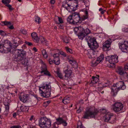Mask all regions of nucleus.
I'll return each mask as SVG.
<instances>
[{
    "instance_id": "nucleus-1",
    "label": "nucleus",
    "mask_w": 128,
    "mask_h": 128,
    "mask_svg": "<svg viewBox=\"0 0 128 128\" xmlns=\"http://www.w3.org/2000/svg\"><path fill=\"white\" fill-rule=\"evenodd\" d=\"M86 38L87 40L88 44L89 47L92 49L87 54V56L90 58H93L96 56V52L93 50L94 49L97 48L98 46V43L94 38H92L90 36H87Z\"/></svg>"
},
{
    "instance_id": "nucleus-2",
    "label": "nucleus",
    "mask_w": 128,
    "mask_h": 128,
    "mask_svg": "<svg viewBox=\"0 0 128 128\" xmlns=\"http://www.w3.org/2000/svg\"><path fill=\"white\" fill-rule=\"evenodd\" d=\"M126 88V86L123 80H120L116 84H114L111 88V93L113 96H116L117 94L118 91L120 89L124 90Z\"/></svg>"
},
{
    "instance_id": "nucleus-3",
    "label": "nucleus",
    "mask_w": 128,
    "mask_h": 128,
    "mask_svg": "<svg viewBox=\"0 0 128 128\" xmlns=\"http://www.w3.org/2000/svg\"><path fill=\"white\" fill-rule=\"evenodd\" d=\"M51 88L50 83L46 84L45 86L40 87L39 92L41 96L45 98L49 97L51 94Z\"/></svg>"
},
{
    "instance_id": "nucleus-4",
    "label": "nucleus",
    "mask_w": 128,
    "mask_h": 128,
    "mask_svg": "<svg viewBox=\"0 0 128 128\" xmlns=\"http://www.w3.org/2000/svg\"><path fill=\"white\" fill-rule=\"evenodd\" d=\"M98 112V110L95 109L94 107H90L84 113L83 118H88L89 117H90V118H94Z\"/></svg>"
},
{
    "instance_id": "nucleus-5",
    "label": "nucleus",
    "mask_w": 128,
    "mask_h": 128,
    "mask_svg": "<svg viewBox=\"0 0 128 128\" xmlns=\"http://www.w3.org/2000/svg\"><path fill=\"white\" fill-rule=\"evenodd\" d=\"M80 18L78 12H72L67 19L68 22L70 23L75 24L79 22Z\"/></svg>"
},
{
    "instance_id": "nucleus-6",
    "label": "nucleus",
    "mask_w": 128,
    "mask_h": 128,
    "mask_svg": "<svg viewBox=\"0 0 128 128\" xmlns=\"http://www.w3.org/2000/svg\"><path fill=\"white\" fill-rule=\"evenodd\" d=\"M40 126L42 128H49L51 124V122L50 120L46 117H43L41 118L39 120Z\"/></svg>"
},
{
    "instance_id": "nucleus-7",
    "label": "nucleus",
    "mask_w": 128,
    "mask_h": 128,
    "mask_svg": "<svg viewBox=\"0 0 128 128\" xmlns=\"http://www.w3.org/2000/svg\"><path fill=\"white\" fill-rule=\"evenodd\" d=\"M103 110L104 113L106 114L104 120L105 122H108L111 119V120H112V121L111 122L112 123H113L115 122L116 120L115 117L112 114L109 112L108 110L106 109H104Z\"/></svg>"
},
{
    "instance_id": "nucleus-8",
    "label": "nucleus",
    "mask_w": 128,
    "mask_h": 128,
    "mask_svg": "<svg viewBox=\"0 0 128 128\" xmlns=\"http://www.w3.org/2000/svg\"><path fill=\"white\" fill-rule=\"evenodd\" d=\"M40 68V73L41 74V76L45 75L49 77L52 76L51 74L47 70L46 64L43 62L42 63Z\"/></svg>"
},
{
    "instance_id": "nucleus-9",
    "label": "nucleus",
    "mask_w": 128,
    "mask_h": 128,
    "mask_svg": "<svg viewBox=\"0 0 128 128\" xmlns=\"http://www.w3.org/2000/svg\"><path fill=\"white\" fill-rule=\"evenodd\" d=\"M124 107L122 104L121 102L115 103L112 105V109L116 112H118L122 110Z\"/></svg>"
},
{
    "instance_id": "nucleus-10",
    "label": "nucleus",
    "mask_w": 128,
    "mask_h": 128,
    "mask_svg": "<svg viewBox=\"0 0 128 128\" xmlns=\"http://www.w3.org/2000/svg\"><path fill=\"white\" fill-rule=\"evenodd\" d=\"M26 52L24 50H20L16 55V58L17 62L23 60L26 58Z\"/></svg>"
},
{
    "instance_id": "nucleus-11",
    "label": "nucleus",
    "mask_w": 128,
    "mask_h": 128,
    "mask_svg": "<svg viewBox=\"0 0 128 128\" xmlns=\"http://www.w3.org/2000/svg\"><path fill=\"white\" fill-rule=\"evenodd\" d=\"M107 58H109L108 60L109 62L111 64H114L118 62V57L116 55H114L110 57V56L106 57V59H107Z\"/></svg>"
},
{
    "instance_id": "nucleus-12",
    "label": "nucleus",
    "mask_w": 128,
    "mask_h": 128,
    "mask_svg": "<svg viewBox=\"0 0 128 128\" xmlns=\"http://www.w3.org/2000/svg\"><path fill=\"white\" fill-rule=\"evenodd\" d=\"M104 56L103 54L101 55L96 60H93L92 61V64L94 66H96L98 63L102 61L104 59Z\"/></svg>"
},
{
    "instance_id": "nucleus-13",
    "label": "nucleus",
    "mask_w": 128,
    "mask_h": 128,
    "mask_svg": "<svg viewBox=\"0 0 128 128\" xmlns=\"http://www.w3.org/2000/svg\"><path fill=\"white\" fill-rule=\"evenodd\" d=\"M119 47L122 52H128V42H125L124 44L119 45Z\"/></svg>"
},
{
    "instance_id": "nucleus-14",
    "label": "nucleus",
    "mask_w": 128,
    "mask_h": 128,
    "mask_svg": "<svg viewBox=\"0 0 128 128\" xmlns=\"http://www.w3.org/2000/svg\"><path fill=\"white\" fill-rule=\"evenodd\" d=\"M28 94L23 93H21L20 96V99L22 102L25 103L28 99Z\"/></svg>"
},
{
    "instance_id": "nucleus-15",
    "label": "nucleus",
    "mask_w": 128,
    "mask_h": 128,
    "mask_svg": "<svg viewBox=\"0 0 128 128\" xmlns=\"http://www.w3.org/2000/svg\"><path fill=\"white\" fill-rule=\"evenodd\" d=\"M59 54L58 53H55L52 55L54 61L55 62V64L58 65L60 62V61L59 57Z\"/></svg>"
},
{
    "instance_id": "nucleus-16",
    "label": "nucleus",
    "mask_w": 128,
    "mask_h": 128,
    "mask_svg": "<svg viewBox=\"0 0 128 128\" xmlns=\"http://www.w3.org/2000/svg\"><path fill=\"white\" fill-rule=\"evenodd\" d=\"M10 101L8 98H6L4 101V103L5 106V112H6V114H8L9 112V110L10 106Z\"/></svg>"
},
{
    "instance_id": "nucleus-17",
    "label": "nucleus",
    "mask_w": 128,
    "mask_h": 128,
    "mask_svg": "<svg viewBox=\"0 0 128 128\" xmlns=\"http://www.w3.org/2000/svg\"><path fill=\"white\" fill-rule=\"evenodd\" d=\"M56 122L58 125L62 124L64 126H66L67 125V123L61 118L59 117L56 118Z\"/></svg>"
},
{
    "instance_id": "nucleus-18",
    "label": "nucleus",
    "mask_w": 128,
    "mask_h": 128,
    "mask_svg": "<svg viewBox=\"0 0 128 128\" xmlns=\"http://www.w3.org/2000/svg\"><path fill=\"white\" fill-rule=\"evenodd\" d=\"M65 75L64 76L65 77L70 78H71V76L72 75V71L70 69L68 68L64 70Z\"/></svg>"
},
{
    "instance_id": "nucleus-19",
    "label": "nucleus",
    "mask_w": 128,
    "mask_h": 128,
    "mask_svg": "<svg viewBox=\"0 0 128 128\" xmlns=\"http://www.w3.org/2000/svg\"><path fill=\"white\" fill-rule=\"evenodd\" d=\"M78 6L77 4H76V5H72L71 4H70L67 10L70 12H72L76 9Z\"/></svg>"
},
{
    "instance_id": "nucleus-20",
    "label": "nucleus",
    "mask_w": 128,
    "mask_h": 128,
    "mask_svg": "<svg viewBox=\"0 0 128 128\" xmlns=\"http://www.w3.org/2000/svg\"><path fill=\"white\" fill-rule=\"evenodd\" d=\"M4 46L5 48L8 49V51L10 52L11 48L12 47V44H10V42L9 41H7L5 42Z\"/></svg>"
},
{
    "instance_id": "nucleus-21",
    "label": "nucleus",
    "mask_w": 128,
    "mask_h": 128,
    "mask_svg": "<svg viewBox=\"0 0 128 128\" xmlns=\"http://www.w3.org/2000/svg\"><path fill=\"white\" fill-rule=\"evenodd\" d=\"M31 36L33 41L38 43L39 41V38L37 34L35 32H33L31 34Z\"/></svg>"
},
{
    "instance_id": "nucleus-22",
    "label": "nucleus",
    "mask_w": 128,
    "mask_h": 128,
    "mask_svg": "<svg viewBox=\"0 0 128 128\" xmlns=\"http://www.w3.org/2000/svg\"><path fill=\"white\" fill-rule=\"evenodd\" d=\"M120 79L123 81H126L128 80V74L126 72L120 76Z\"/></svg>"
},
{
    "instance_id": "nucleus-23",
    "label": "nucleus",
    "mask_w": 128,
    "mask_h": 128,
    "mask_svg": "<svg viewBox=\"0 0 128 128\" xmlns=\"http://www.w3.org/2000/svg\"><path fill=\"white\" fill-rule=\"evenodd\" d=\"M111 42V40L108 39L103 44V46L104 47L108 48L110 47Z\"/></svg>"
},
{
    "instance_id": "nucleus-24",
    "label": "nucleus",
    "mask_w": 128,
    "mask_h": 128,
    "mask_svg": "<svg viewBox=\"0 0 128 128\" xmlns=\"http://www.w3.org/2000/svg\"><path fill=\"white\" fill-rule=\"evenodd\" d=\"M98 77H98L95 76H92L90 83V85H91V84H95L98 82L99 80Z\"/></svg>"
},
{
    "instance_id": "nucleus-25",
    "label": "nucleus",
    "mask_w": 128,
    "mask_h": 128,
    "mask_svg": "<svg viewBox=\"0 0 128 128\" xmlns=\"http://www.w3.org/2000/svg\"><path fill=\"white\" fill-rule=\"evenodd\" d=\"M116 72L118 74H120L121 76L123 75L124 73V72H126L124 71L122 68L121 67L118 68Z\"/></svg>"
},
{
    "instance_id": "nucleus-26",
    "label": "nucleus",
    "mask_w": 128,
    "mask_h": 128,
    "mask_svg": "<svg viewBox=\"0 0 128 128\" xmlns=\"http://www.w3.org/2000/svg\"><path fill=\"white\" fill-rule=\"evenodd\" d=\"M39 38V40H40L42 44L45 45H47L48 42L46 40H45L44 37L40 36Z\"/></svg>"
},
{
    "instance_id": "nucleus-27",
    "label": "nucleus",
    "mask_w": 128,
    "mask_h": 128,
    "mask_svg": "<svg viewBox=\"0 0 128 128\" xmlns=\"http://www.w3.org/2000/svg\"><path fill=\"white\" fill-rule=\"evenodd\" d=\"M68 62L73 67L76 68L78 67L77 63L74 60L69 61Z\"/></svg>"
},
{
    "instance_id": "nucleus-28",
    "label": "nucleus",
    "mask_w": 128,
    "mask_h": 128,
    "mask_svg": "<svg viewBox=\"0 0 128 128\" xmlns=\"http://www.w3.org/2000/svg\"><path fill=\"white\" fill-rule=\"evenodd\" d=\"M29 109L28 106H20V109L22 111L24 112H27Z\"/></svg>"
},
{
    "instance_id": "nucleus-29",
    "label": "nucleus",
    "mask_w": 128,
    "mask_h": 128,
    "mask_svg": "<svg viewBox=\"0 0 128 128\" xmlns=\"http://www.w3.org/2000/svg\"><path fill=\"white\" fill-rule=\"evenodd\" d=\"M70 98L68 96L65 97L62 100V102L65 104H66L70 102Z\"/></svg>"
},
{
    "instance_id": "nucleus-30",
    "label": "nucleus",
    "mask_w": 128,
    "mask_h": 128,
    "mask_svg": "<svg viewBox=\"0 0 128 128\" xmlns=\"http://www.w3.org/2000/svg\"><path fill=\"white\" fill-rule=\"evenodd\" d=\"M78 38L80 40L83 39L86 36L84 34V32L82 31L80 32L78 34Z\"/></svg>"
},
{
    "instance_id": "nucleus-31",
    "label": "nucleus",
    "mask_w": 128,
    "mask_h": 128,
    "mask_svg": "<svg viewBox=\"0 0 128 128\" xmlns=\"http://www.w3.org/2000/svg\"><path fill=\"white\" fill-rule=\"evenodd\" d=\"M70 4L68 2H64L62 3V7L61 8H65L66 10H67Z\"/></svg>"
},
{
    "instance_id": "nucleus-32",
    "label": "nucleus",
    "mask_w": 128,
    "mask_h": 128,
    "mask_svg": "<svg viewBox=\"0 0 128 128\" xmlns=\"http://www.w3.org/2000/svg\"><path fill=\"white\" fill-rule=\"evenodd\" d=\"M82 31L84 32V34L86 36L87 35L90 34V30L88 28H86L84 30L83 28L82 30Z\"/></svg>"
},
{
    "instance_id": "nucleus-33",
    "label": "nucleus",
    "mask_w": 128,
    "mask_h": 128,
    "mask_svg": "<svg viewBox=\"0 0 128 128\" xmlns=\"http://www.w3.org/2000/svg\"><path fill=\"white\" fill-rule=\"evenodd\" d=\"M84 11V13L85 14V15L84 16L82 17V20H84L85 19H87L88 18V12L87 10H86Z\"/></svg>"
},
{
    "instance_id": "nucleus-34",
    "label": "nucleus",
    "mask_w": 128,
    "mask_h": 128,
    "mask_svg": "<svg viewBox=\"0 0 128 128\" xmlns=\"http://www.w3.org/2000/svg\"><path fill=\"white\" fill-rule=\"evenodd\" d=\"M83 28L81 26L78 27H75L74 28V30L75 34H76L78 30H82Z\"/></svg>"
},
{
    "instance_id": "nucleus-35",
    "label": "nucleus",
    "mask_w": 128,
    "mask_h": 128,
    "mask_svg": "<svg viewBox=\"0 0 128 128\" xmlns=\"http://www.w3.org/2000/svg\"><path fill=\"white\" fill-rule=\"evenodd\" d=\"M84 5H85L86 7V10H88L89 9V6L90 5V2L88 0H86L84 2Z\"/></svg>"
},
{
    "instance_id": "nucleus-36",
    "label": "nucleus",
    "mask_w": 128,
    "mask_h": 128,
    "mask_svg": "<svg viewBox=\"0 0 128 128\" xmlns=\"http://www.w3.org/2000/svg\"><path fill=\"white\" fill-rule=\"evenodd\" d=\"M42 52L44 57V58H46L48 57V54L46 53V50H45L42 49Z\"/></svg>"
},
{
    "instance_id": "nucleus-37",
    "label": "nucleus",
    "mask_w": 128,
    "mask_h": 128,
    "mask_svg": "<svg viewBox=\"0 0 128 128\" xmlns=\"http://www.w3.org/2000/svg\"><path fill=\"white\" fill-rule=\"evenodd\" d=\"M2 23V25H6L8 27L11 25V22H9L4 21Z\"/></svg>"
},
{
    "instance_id": "nucleus-38",
    "label": "nucleus",
    "mask_w": 128,
    "mask_h": 128,
    "mask_svg": "<svg viewBox=\"0 0 128 128\" xmlns=\"http://www.w3.org/2000/svg\"><path fill=\"white\" fill-rule=\"evenodd\" d=\"M63 42L66 43H68L70 41L69 38L66 37H64L62 40Z\"/></svg>"
},
{
    "instance_id": "nucleus-39",
    "label": "nucleus",
    "mask_w": 128,
    "mask_h": 128,
    "mask_svg": "<svg viewBox=\"0 0 128 128\" xmlns=\"http://www.w3.org/2000/svg\"><path fill=\"white\" fill-rule=\"evenodd\" d=\"M21 61L22 62V64L25 66H27L28 64V60L26 59V58L23 60Z\"/></svg>"
},
{
    "instance_id": "nucleus-40",
    "label": "nucleus",
    "mask_w": 128,
    "mask_h": 128,
    "mask_svg": "<svg viewBox=\"0 0 128 128\" xmlns=\"http://www.w3.org/2000/svg\"><path fill=\"white\" fill-rule=\"evenodd\" d=\"M34 21L36 23L39 24L40 22V18L38 16H36L35 17Z\"/></svg>"
},
{
    "instance_id": "nucleus-41",
    "label": "nucleus",
    "mask_w": 128,
    "mask_h": 128,
    "mask_svg": "<svg viewBox=\"0 0 128 128\" xmlns=\"http://www.w3.org/2000/svg\"><path fill=\"white\" fill-rule=\"evenodd\" d=\"M58 22L56 21L55 20V21L56 24H62L63 22L62 18L58 17Z\"/></svg>"
},
{
    "instance_id": "nucleus-42",
    "label": "nucleus",
    "mask_w": 128,
    "mask_h": 128,
    "mask_svg": "<svg viewBox=\"0 0 128 128\" xmlns=\"http://www.w3.org/2000/svg\"><path fill=\"white\" fill-rule=\"evenodd\" d=\"M77 128H86L82 125L81 122L79 121L78 122Z\"/></svg>"
},
{
    "instance_id": "nucleus-43",
    "label": "nucleus",
    "mask_w": 128,
    "mask_h": 128,
    "mask_svg": "<svg viewBox=\"0 0 128 128\" xmlns=\"http://www.w3.org/2000/svg\"><path fill=\"white\" fill-rule=\"evenodd\" d=\"M65 48L67 52L68 53L72 54V50L70 48H69L67 47H66Z\"/></svg>"
},
{
    "instance_id": "nucleus-44",
    "label": "nucleus",
    "mask_w": 128,
    "mask_h": 128,
    "mask_svg": "<svg viewBox=\"0 0 128 128\" xmlns=\"http://www.w3.org/2000/svg\"><path fill=\"white\" fill-rule=\"evenodd\" d=\"M74 60V58L71 56H68L67 57V60L68 62Z\"/></svg>"
},
{
    "instance_id": "nucleus-45",
    "label": "nucleus",
    "mask_w": 128,
    "mask_h": 128,
    "mask_svg": "<svg viewBox=\"0 0 128 128\" xmlns=\"http://www.w3.org/2000/svg\"><path fill=\"white\" fill-rule=\"evenodd\" d=\"M74 60V58L71 56H68L67 57V60L68 62Z\"/></svg>"
},
{
    "instance_id": "nucleus-46",
    "label": "nucleus",
    "mask_w": 128,
    "mask_h": 128,
    "mask_svg": "<svg viewBox=\"0 0 128 128\" xmlns=\"http://www.w3.org/2000/svg\"><path fill=\"white\" fill-rule=\"evenodd\" d=\"M58 124L56 122H54L52 125V128H58Z\"/></svg>"
},
{
    "instance_id": "nucleus-47",
    "label": "nucleus",
    "mask_w": 128,
    "mask_h": 128,
    "mask_svg": "<svg viewBox=\"0 0 128 128\" xmlns=\"http://www.w3.org/2000/svg\"><path fill=\"white\" fill-rule=\"evenodd\" d=\"M57 74L58 76L60 78H63V76L62 74L60 72H57Z\"/></svg>"
},
{
    "instance_id": "nucleus-48",
    "label": "nucleus",
    "mask_w": 128,
    "mask_h": 128,
    "mask_svg": "<svg viewBox=\"0 0 128 128\" xmlns=\"http://www.w3.org/2000/svg\"><path fill=\"white\" fill-rule=\"evenodd\" d=\"M10 0H2V2L4 4H8L10 2Z\"/></svg>"
},
{
    "instance_id": "nucleus-49",
    "label": "nucleus",
    "mask_w": 128,
    "mask_h": 128,
    "mask_svg": "<svg viewBox=\"0 0 128 128\" xmlns=\"http://www.w3.org/2000/svg\"><path fill=\"white\" fill-rule=\"evenodd\" d=\"M10 128H22L21 126L20 125L14 126H11Z\"/></svg>"
},
{
    "instance_id": "nucleus-50",
    "label": "nucleus",
    "mask_w": 128,
    "mask_h": 128,
    "mask_svg": "<svg viewBox=\"0 0 128 128\" xmlns=\"http://www.w3.org/2000/svg\"><path fill=\"white\" fill-rule=\"evenodd\" d=\"M122 31L124 32H128V28H125L122 29Z\"/></svg>"
},
{
    "instance_id": "nucleus-51",
    "label": "nucleus",
    "mask_w": 128,
    "mask_h": 128,
    "mask_svg": "<svg viewBox=\"0 0 128 128\" xmlns=\"http://www.w3.org/2000/svg\"><path fill=\"white\" fill-rule=\"evenodd\" d=\"M53 60L50 59H49V61L50 64H52L53 63H54L55 64V62L54 61V59H53Z\"/></svg>"
},
{
    "instance_id": "nucleus-52",
    "label": "nucleus",
    "mask_w": 128,
    "mask_h": 128,
    "mask_svg": "<svg viewBox=\"0 0 128 128\" xmlns=\"http://www.w3.org/2000/svg\"><path fill=\"white\" fill-rule=\"evenodd\" d=\"M6 6L9 8L10 10H13V8H12V6L10 4H7Z\"/></svg>"
},
{
    "instance_id": "nucleus-53",
    "label": "nucleus",
    "mask_w": 128,
    "mask_h": 128,
    "mask_svg": "<svg viewBox=\"0 0 128 128\" xmlns=\"http://www.w3.org/2000/svg\"><path fill=\"white\" fill-rule=\"evenodd\" d=\"M60 54L62 55L64 57H65L66 56V54L63 52H60Z\"/></svg>"
},
{
    "instance_id": "nucleus-54",
    "label": "nucleus",
    "mask_w": 128,
    "mask_h": 128,
    "mask_svg": "<svg viewBox=\"0 0 128 128\" xmlns=\"http://www.w3.org/2000/svg\"><path fill=\"white\" fill-rule=\"evenodd\" d=\"M124 69L125 70H128V63L126 64L124 66Z\"/></svg>"
},
{
    "instance_id": "nucleus-55",
    "label": "nucleus",
    "mask_w": 128,
    "mask_h": 128,
    "mask_svg": "<svg viewBox=\"0 0 128 128\" xmlns=\"http://www.w3.org/2000/svg\"><path fill=\"white\" fill-rule=\"evenodd\" d=\"M43 105L44 106L46 107L48 105V103L47 102H45L43 103Z\"/></svg>"
},
{
    "instance_id": "nucleus-56",
    "label": "nucleus",
    "mask_w": 128,
    "mask_h": 128,
    "mask_svg": "<svg viewBox=\"0 0 128 128\" xmlns=\"http://www.w3.org/2000/svg\"><path fill=\"white\" fill-rule=\"evenodd\" d=\"M21 32L24 34H26L27 33L26 30H21Z\"/></svg>"
},
{
    "instance_id": "nucleus-57",
    "label": "nucleus",
    "mask_w": 128,
    "mask_h": 128,
    "mask_svg": "<svg viewBox=\"0 0 128 128\" xmlns=\"http://www.w3.org/2000/svg\"><path fill=\"white\" fill-rule=\"evenodd\" d=\"M4 32L2 30H0V34L1 35L3 36L4 35Z\"/></svg>"
},
{
    "instance_id": "nucleus-58",
    "label": "nucleus",
    "mask_w": 128,
    "mask_h": 128,
    "mask_svg": "<svg viewBox=\"0 0 128 128\" xmlns=\"http://www.w3.org/2000/svg\"><path fill=\"white\" fill-rule=\"evenodd\" d=\"M13 46H14V47H16L18 46V44H17L16 42H14L13 44Z\"/></svg>"
},
{
    "instance_id": "nucleus-59",
    "label": "nucleus",
    "mask_w": 128,
    "mask_h": 128,
    "mask_svg": "<svg viewBox=\"0 0 128 128\" xmlns=\"http://www.w3.org/2000/svg\"><path fill=\"white\" fill-rule=\"evenodd\" d=\"M4 50H5L4 49L3 47H2V48H0V52H4Z\"/></svg>"
},
{
    "instance_id": "nucleus-60",
    "label": "nucleus",
    "mask_w": 128,
    "mask_h": 128,
    "mask_svg": "<svg viewBox=\"0 0 128 128\" xmlns=\"http://www.w3.org/2000/svg\"><path fill=\"white\" fill-rule=\"evenodd\" d=\"M59 28L61 29H63L64 28V26L62 24H60Z\"/></svg>"
},
{
    "instance_id": "nucleus-61",
    "label": "nucleus",
    "mask_w": 128,
    "mask_h": 128,
    "mask_svg": "<svg viewBox=\"0 0 128 128\" xmlns=\"http://www.w3.org/2000/svg\"><path fill=\"white\" fill-rule=\"evenodd\" d=\"M8 27L10 29H13L14 28V27L12 25V24H11V25L10 26H8Z\"/></svg>"
},
{
    "instance_id": "nucleus-62",
    "label": "nucleus",
    "mask_w": 128,
    "mask_h": 128,
    "mask_svg": "<svg viewBox=\"0 0 128 128\" xmlns=\"http://www.w3.org/2000/svg\"><path fill=\"white\" fill-rule=\"evenodd\" d=\"M50 3L51 4H54L55 3L54 0H51L50 1Z\"/></svg>"
},
{
    "instance_id": "nucleus-63",
    "label": "nucleus",
    "mask_w": 128,
    "mask_h": 128,
    "mask_svg": "<svg viewBox=\"0 0 128 128\" xmlns=\"http://www.w3.org/2000/svg\"><path fill=\"white\" fill-rule=\"evenodd\" d=\"M26 44H27L28 46H30L32 45V44L31 42H26Z\"/></svg>"
},
{
    "instance_id": "nucleus-64",
    "label": "nucleus",
    "mask_w": 128,
    "mask_h": 128,
    "mask_svg": "<svg viewBox=\"0 0 128 128\" xmlns=\"http://www.w3.org/2000/svg\"><path fill=\"white\" fill-rule=\"evenodd\" d=\"M105 10H102L100 12L101 14H104V13L106 12Z\"/></svg>"
}]
</instances>
